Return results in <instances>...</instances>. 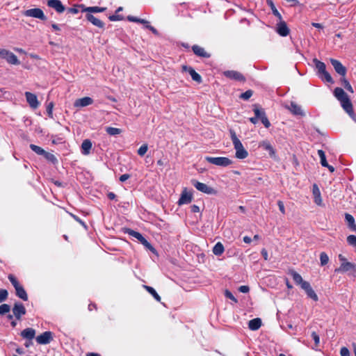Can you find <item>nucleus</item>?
<instances>
[{
    "instance_id": "nucleus-1",
    "label": "nucleus",
    "mask_w": 356,
    "mask_h": 356,
    "mask_svg": "<svg viewBox=\"0 0 356 356\" xmlns=\"http://www.w3.org/2000/svg\"><path fill=\"white\" fill-rule=\"evenodd\" d=\"M335 97L340 102L342 108L350 116L353 117V104L344 90L341 88H336L334 91Z\"/></svg>"
},
{
    "instance_id": "nucleus-2",
    "label": "nucleus",
    "mask_w": 356,
    "mask_h": 356,
    "mask_svg": "<svg viewBox=\"0 0 356 356\" xmlns=\"http://www.w3.org/2000/svg\"><path fill=\"white\" fill-rule=\"evenodd\" d=\"M230 134L231 139L232 140L234 147L236 150V157L239 159H243L248 157V152L244 148L240 140L237 138L235 132L234 131H231Z\"/></svg>"
},
{
    "instance_id": "nucleus-3",
    "label": "nucleus",
    "mask_w": 356,
    "mask_h": 356,
    "mask_svg": "<svg viewBox=\"0 0 356 356\" xmlns=\"http://www.w3.org/2000/svg\"><path fill=\"white\" fill-rule=\"evenodd\" d=\"M205 160L211 164L221 167H227L232 164V161L227 157L206 156Z\"/></svg>"
},
{
    "instance_id": "nucleus-4",
    "label": "nucleus",
    "mask_w": 356,
    "mask_h": 356,
    "mask_svg": "<svg viewBox=\"0 0 356 356\" xmlns=\"http://www.w3.org/2000/svg\"><path fill=\"white\" fill-rule=\"evenodd\" d=\"M0 57L12 65H19L20 63L17 57L13 52L6 49L0 48Z\"/></svg>"
},
{
    "instance_id": "nucleus-5",
    "label": "nucleus",
    "mask_w": 356,
    "mask_h": 356,
    "mask_svg": "<svg viewBox=\"0 0 356 356\" xmlns=\"http://www.w3.org/2000/svg\"><path fill=\"white\" fill-rule=\"evenodd\" d=\"M192 184L195 187V188L197 190H198L199 191H201L204 193H206L208 195H213V194L216 193V191L214 188L209 186L208 185H207L204 183H201L196 180H192Z\"/></svg>"
},
{
    "instance_id": "nucleus-6",
    "label": "nucleus",
    "mask_w": 356,
    "mask_h": 356,
    "mask_svg": "<svg viewBox=\"0 0 356 356\" xmlns=\"http://www.w3.org/2000/svg\"><path fill=\"white\" fill-rule=\"evenodd\" d=\"M335 272L337 273H349L350 275H352L354 277H356V264L348 261L342 268H337L335 269Z\"/></svg>"
},
{
    "instance_id": "nucleus-7",
    "label": "nucleus",
    "mask_w": 356,
    "mask_h": 356,
    "mask_svg": "<svg viewBox=\"0 0 356 356\" xmlns=\"http://www.w3.org/2000/svg\"><path fill=\"white\" fill-rule=\"evenodd\" d=\"M24 15L26 17L38 18L42 20L46 19L43 11L40 8H31L24 11Z\"/></svg>"
},
{
    "instance_id": "nucleus-8",
    "label": "nucleus",
    "mask_w": 356,
    "mask_h": 356,
    "mask_svg": "<svg viewBox=\"0 0 356 356\" xmlns=\"http://www.w3.org/2000/svg\"><path fill=\"white\" fill-rule=\"evenodd\" d=\"M53 339V334L50 331H46L36 337V341L39 344H48Z\"/></svg>"
},
{
    "instance_id": "nucleus-9",
    "label": "nucleus",
    "mask_w": 356,
    "mask_h": 356,
    "mask_svg": "<svg viewBox=\"0 0 356 356\" xmlns=\"http://www.w3.org/2000/svg\"><path fill=\"white\" fill-rule=\"evenodd\" d=\"M193 199V194L191 191H188L186 188H184L181 194L180 198L178 200V204H186L190 203Z\"/></svg>"
},
{
    "instance_id": "nucleus-10",
    "label": "nucleus",
    "mask_w": 356,
    "mask_h": 356,
    "mask_svg": "<svg viewBox=\"0 0 356 356\" xmlns=\"http://www.w3.org/2000/svg\"><path fill=\"white\" fill-rule=\"evenodd\" d=\"M24 95L26 102L31 108L35 109L39 106L40 103L38 100L37 96L35 94L30 92H26Z\"/></svg>"
},
{
    "instance_id": "nucleus-11",
    "label": "nucleus",
    "mask_w": 356,
    "mask_h": 356,
    "mask_svg": "<svg viewBox=\"0 0 356 356\" xmlns=\"http://www.w3.org/2000/svg\"><path fill=\"white\" fill-rule=\"evenodd\" d=\"M301 288L305 291L307 296L314 301H318V298L308 282L302 283Z\"/></svg>"
},
{
    "instance_id": "nucleus-12",
    "label": "nucleus",
    "mask_w": 356,
    "mask_h": 356,
    "mask_svg": "<svg viewBox=\"0 0 356 356\" xmlns=\"http://www.w3.org/2000/svg\"><path fill=\"white\" fill-rule=\"evenodd\" d=\"M301 288L305 291L307 296L314 301H318V298L308 282L302 283Z\"/></svg>"
},
{
    "instance_id": "nucleus-13",
    "label": "nucleus",
    "mask_w": 356,
    "mask_h": 356,
    "mask_svg": "<svg viewBox=\"0 0 356 356\" xmlns=\"http://www.w3.org/2000/svg\"><path fill=\"white\" fill-rule=\"evenodd\" d=\"M130 234L134 238H137L144 246L150 250L152 252H154V248L152 245L139 232L132 231Z\"/></svg>"
},
{
    "instance_id": "nucleus-14",
    "label": "nucleus",
    "mask_w": 356,
    "mask_h": 356,
    "mask_svg": "<svg viewBox=\"0 0 356 356\" xmlns=\"http://www.w3.org/2000/svg\"><path fill=\"white\" fill-rule=\"evenodd\" d=\"M259 147L263 148L264 149L266 150L269 153V156L271 158L275 159L276 158V153L275 150L274 149L273 147L270 144V143L268 140H263L259 143Z\"/></svg>"
},
{
    "instance_id": "nucleus-15",
    "label": "nucleus",
    "mask_w": 356,
    "mask_h": 356,
    "mask_svg": "<svg viewBox=\"0 0 356 356\" xmlns=\"http://www.w3.org/2000/svg\"><path fill=\"white\" fill-rule=\"evenodd\" d=\"M276 31L280 35L285 37L289 35V29L285 22L280 20V22L277 24Z\"/></svg>"
},
{
    "instance_id": "nucleus-16",
    "label": "nucleus",
    "mask_w": 356,
    "mask_h": 356,
    "mask_svg": "<svg viewBox=\"0 0 356 356\" xmlns=\"http://www.w3.org/2000/svg\"><path fill=\"white\" fill-rule=\"evenodd\" d=\"M182 70L184 72H188L191 76V78L193 81L197 82V83H201L202 82V77L201 76L197 73L195 70L193 68H192L191 67H188L186 65H183L182 66Z\"/></svg>"
},
{
    "instance_id": "nucleus-17",
    "label": "nucleus",
    "mask_w": 356,
    "mask_h": 356,
    "mask_svg": "<svg viewBox=\"0 0 356 356\" xmlns=\"http://www.w3.org/2000/svg\"><path fill=\"white\" fill-rule=\"evenodd\" d=\"M14 316L17 319H20L21 316L26 314V309L22 303H16L13 309Z\"/></svg>"
},
{
    "instance_id": "nucleus-18",
    "label": "nucleus",
    "mask_w": 356,
    "mask_h": 356,
    "mask_svg": "<svg viewBox=\"0 0 356 356\" xmlns=\"http://www.w3.org/2000/svg\"><path fill=\"white\" fill-rule=\"evenodd\" d=\"M47 6L55 9L59 13H62L65 11V7L60 0H49Z\"/></svg>"
},
{
    "instance_id": "nucleus-19",
    "label": "nucleus",
    "mask_w": 356,
    "mask_h": 356,
    "mask_svg": "<svg viewBox=\"0 0 356 356\" xmlns=\"http://www.w3.org/2000/svg\"><path fill=\"white\" fill-rule=\"evenodd\" d=\"M330 62L334 68L335 71L341 76H345L346 73V67L337 60L331 59Z\"/></svg>"
},
{
    "instance_id": "nucleus-20",
    "label": "nucleus",
    "mask_w": 356,
    "mask_h": 356,
    "mask_svg": "<svg viewBox=\"0 0 356 356\" xmlns=\"http://www.w3.org/2000/svg\"><path fill=\"white\" fill-rule=\"evenodd\" d=\"M224 75L231 79H234L237 81H244V76L238 72L234 70H228L223 72Z\"/></svg>"
},
{
    "instance_id": "nucleus-21",
    "label": "nucleus",
    "mask_w": 356,
    "mask_h": 356,
    "mask_svg": "<svg viewBox=\"0 0 356 356\" xmlns=\"http://www.w3.org/2000/svg\"><path fill=\"white\" fill-rule=\"evenodd\" d=\"M93 103V99L89 97H85L83 98L77 99L74 102L75 107H84L91 105Z\"/></svg>"
},
{
    "instance_id": "nucleus-22",
    "label": "nucleus",
    "mask_w": 356,
    "mask_h": 356,
    "mask_svg": "<svg viewBox=\"0 0 356 356\" xmlns=\"http://www.w3.org/2000/svg\"><path fill=\"white\" fill-rule=\"evenodd\" d=\"M312 193L314 195V202L317 205L321 206L323 204V200L321 198V191L318 186L315 184L313 185Z\"/></svg>"
},
{
    "instance_id": "nucleus-23",
    "label": "nucleus",
    "mask_w": 356,
    "mask_h": 356,
    "mask_svg": "<svg viewBox=\"0 0 356 356\" xmlns=\"http://www.w3.org/2000/svg\"><path fill=\"white\" fill-rule=\"evenodd\" d=\"M261 326V320L259 318L250 320L248 323V327L251 330H257Z\"/></svg>"
},
{
    "instance_id": "nucleus-24",
    "label": "nucleus",
    "mask_w": 356,
    "mask_h": 356,
    "mask_svg": "<svg viewBox=\"0 0 356 356\" xmlns=\"http://www.w3.org/2000/svg\"><path fill=\"white\" fill-rule=\"evenodd\" d=\"M86 19L97 27L102 28L104 26V23L90 13L86 15Z\"/></svg>"
},
{
    "instance_id": "nucleus-25",
    "label": "nucleus",
    "mask_w": 356,
    "mask_h": 356,
    "mask_svg": "<svg viewBox=\"0 0 356 356\" xmlns=\"http://www.w3.org/2000/svg\"><path fill=\"white\" fill-rule=\"evenodd\" d=\"M193 52L199 56H201V57H204V58H209L210 57V54H208L204 48L198 46V45H194L193 47Z\"/></svg>"
},
{
    "instance_id": "nucleus-26",
    "label": "nucleus",
    "mask_w": 356,
    "mask_h": 356,
    "mask_svg": "<svg viewBox=\"0 0 356 356\" xmlns=\"http://www.w3.org/2000/svg\"><path fill=\"white\" fill-rule=\"evenodd\" d=\"M21 335L24 339L31 340L35 337V331L33 328H26L21 332Z\"/></svg>"
},
{
    "instance_id": "nucleus-27",
    "label": "nucleus",
    "mask_w": 356,
    "mask_h": 356,
    "mask_svg": "<svg viewBox=\"0 0 356 356\" xmlns=\"http://www.w3.org/2000/svg\"><path fill=\"white\" fill-rule=\"evenodd\" d=\"M92 148V143L90 140H84L81 144V152L84 155H88Z\"/></svg>"
},
{
    "instance_id": "nucleus-28",
    "label": "nucleus",
    "mask_w": 356,
    "mask_h": 356,
    "mask_svg": "<svg viewBox=\"0 0 356 356\" xmlns=\"http://www.w3.org/2000/svg\"><path fill=\"white\" fill-rule=\"evenodd\" d=\"M289 274L293 277V280L296 284L300 285V287L302 286V283H305L307 281L303 280L302 276L294 270H291Z\"/></svg>"
},
{
    "instance_id": "nucleus-29",
    "label": "nucleus",
    "mask_w": 356,
    "mask_h": 356,
    "mask_svg": "<svg viewBox=\"0 0 356 356\" xmlns=\"http://www.w3.org/2000/svg\"><path fill=\"white\" fill-rule=\"evenodd\" d=\"M345 218L348 225L349 228L352 231L356 232V225L355 223V219L353 216L350 214L346 213Z\"/></svg>"
},
{
    "instance_id": "nucleus-30",
    "label": "nucleus",
    "mask_w": 356,
    "mask_h": 356,
    "mask_svg": "<svg viewBox=\"0 0 356 356\" xmlns=\"http://www.w3.org/2000/svg\"><path fill=\"white\" fill-rule=\"evenodd\" d=\"M313 62L315 64L316 68L317 69L318 73L319 75H321L323 72H325L326 70H325V65L324 63L318 60L316 58H314L313 60Z\"/></svg>"
},
{
    "instance_id": "nucleus-31",
    "label": "nucleus",
    "mask_w": 356,
    "mask_h": 356,
    "mask_svg": "<svg viewBox=\"0 0 356 356\" xmlns=\"http://www.w3.org/2000/svg\"><path fill=\"white\" fill-rule=\"evenodd\" d=\"M289 109L292 113L295 115H303V112L301 109V107L299 105L296 104V103L291 102L289 107Z\"/></svg>"
},
{
    "instance_id": "nucleus-32",
    "label": "nucleus",
    "mask_w": 356,
    "mask_h": 356,
    "mask_svg": "<svg viewBox=\"0 0 356 356\" xmlns=\"http://www.w3.org/2000/svg\"><path fill=\"white\" fill-rule=\"evenodd\" d=\"M15 289L16 291V294L19 298H20L24 301H26L28 300V296L26 294V292L21 285L18 286Z\"/></svg>"
},
{
    "instance_id": "nucleus-33",
    "label": "nucleus",
    "mask_w": 356,
    "mask_h": 356,
    "mask_svg": "<svg viewBox=\"0 0 356 356\" xmlns=\"http://www.w3.org/2000/svg\"><path fill=\"white\" fill-rule=\"evenodd\" d=\"M253 111L257 119L261 120L262 116H266L264 111L258 104L253 105Z\"/></svg>"
},
{
    "instance_id": "nucleus-34",
    "label": "nucleus",
    "mask_w": 356,
    "mask_h": 356,
    "mask_svg": "<svg viewBox=\"0 0 356 356\" xmlns=\"http://www.w3.org/2000/svg\"><path fill=\"white\" fill-rule=\"evenodd\" d=\"M224 250V246L220 242H218L213 248V253L216 256H220Z\"/></svg>"
},
{
    "instance_id": "nucleus-35",
    "label": "nucleus",
    "mask_w": 356,
    "mask_h": 356,
    "mask_svg": "<svg viewBox=\"0 0 356 356\" xmlns=\"http://www.w3.org/2000/svg\"><path fill=\"white\" fill-rule=\"evenodd\" d=\"M145 288L158 302L161 301V297L156 293L154 288L149 286H145Z\"/></svg>"
},
{
    "instance_id": "nucleus-36",
    "label": "nucleus",
    "mask_w": 356,
    "mask_h": 356,
    "mask_svg": "<svg viewBox=\"0 0 356 356\" xmlns=\"http://www.w3.org/2000/svg\"><path fill=\"white\" fill-rule=\"evenodd\" d=\"M318 156L320 157L321 164L323 167L324 166H328V163H327V160H326L325 152L323 150L319 149V150H318Z\"/></svg>"
},
{
    "instance_id": "nucleus-37",
    "label": "nucleus",
    "mask_w": 356,
    "mask_h": 356,
    "mask_svg": "<svg viewBox=\"0 0 356 356\" xmlns=\"http://www.w3.org/2000/svg\"><path fill=\"white\" fill-rule=\"evenodd\" d=\"M30 148L35 152L38 155H43V154L45 153V150L43 149L42 147L38 146V145H33V144H31L30 145Z\"/></svg>"
},
{
    "instance_id": "nucleus-38",
    "label": "nucleus",
    "mask_w": 356,
    "mask_h": 356,
    "mask_svg": "<svg viewBox=\"0 0 356 356\" xmlns=\"http://www.w3.org/2000/svg\"><path fill=\"white\" fill-rule=\"evenodd\" d=\"M106 131L107 134H108L111 136L118 135L122 132L120 129L111 127H107Z\"/></svg>"
},
{
    "instance_id": "nucleus-39",
    "label": "nucleus",
    "mask_w": 356,
    "mask_h": 356,
    "mask_svg": "<svg viewBox=\"0 0 356 356\" xmlns=\"http://www.w3.org/2000/svg\"><path fill=\"white\" fill-rule=\"evenodd\" d=\"M106 10L105 8H100L97 6L94 7H88L85 9L86 11L90 12V13H102L104 12Z\"/></svg>"
},
{
    "instance_id": "nucleus-40",
    "label": "nucleus",
    "mask_w": 356,
    "mask_h": 356,
    "mask_svg": "<svg viewBox=\"0 0 356 356\" xmlns=\"http://www.w3.org/2000/svg\"><path fill=\"white\" fill-rule=\"evenodd\" d=\"M320 261H321V265L325 266L326 265L329 261V257L327 254L325 252H321L320 254Z\"/></svg>"
},
{
    "instance_id": "nucleus-41",
    "label": "nucleus",
    "mask_w": 356,
    "mask_h": 356,
    "mask_svg": "<svg viewBox=\"0 0 356 356\" xmlns=\"http://www.w3.org/2000/svg\"><path fill=\"white\" fill-rule=\"evenodd\" d=\"M319 76L322 79L326 81L327 82L333 83L332 76L327 71H325V72H323V74H321Z\"/></svg>"
},
{
    "instance_id": "nucleus-42",
    "label": "nucleus",
    "mask_w": 356,
    "mask_h": 356,
    "mask_svg": "<svg viewBox=\"0 0 356 356\" xmlns=\"http://www.w3.org/2000/svg\"><path fill=\"white\" fill-rule=\"evenodd\" d=\"M10 309V307L7 304H3L0 305V315L6 314V313L9 312Z\"/></svg>"
},
{
    "instance_id": "nucleus-43",
    "label": "nucleus",
    "mask_w": 356,
    "mask_h": 356,
    "mask_svg": "<svg viewBox=\"0 0 356 356\" xmlns=\"http://www.w3.org/2000/svg\"><path fill=\"white\" fill-rule=\"evenodd\" d=\"M347 242L349 245L356 248V236L355 235H350L347 237Z\"/></svg>"
},
{
    "instance_id": "nucleus-44",
    "label": "nucleus",
    "mask_w": 356,
    "mask_h": 356,
    "mask_svg": "<svg viewBox=\"0 0 356 356\" xmlns=\"http://www.w3.org/2000/svg\"><path fill=\"white\" fill-rule=\"evenodd\" d=\"M147 149H148V146L147 144H144L138 150V155H140V156H144L146 152H147Z\"/></svg>"
},
{
    "instance_id": "nucleus-45",
    "label": "nucleus",
    "mask_w": 356,
    "mask_h": 356,
    "mask_svg": "<svg viewBox=\"0 0 356 356\" xmlns=\"http://www.w3.org/2000/svg\"><path fill=\"white\" fill-rule=\"evenodd\" d=\"M338 259L340 262V266L339 268H342V266H343V265H345L348 261L346 257L342 254H339L338 255Z\"/></svg>"
},
{
    "instance_id": "nucleus-46",
    "label": "nucleus",
    "mask_w": 356,
    "mask_h": 356,
    "mask_svg": "<svg viewBox=\"0 0 356 356\" xmlns=\"http://www.w3.org/2000/svg\"><path fill=\"white\" fill-rule=\"evenodd\" d=\"M53 108H54V103L50 102L47 106V113L49 115V118H53Z\"/></svg>"
},
{
    "instance_id": "nucleus-47",
    "label": "nucleus",
    "mask_w": 356,
    "mask_h": 356,
    "mask_svg": "<svg viewBox=\"0 0 356 356\" xmlns=\"http://www.w3.org/2000/svg\"><path fill=\"white\" fill-rule=\"evenodd\" d=\"M342 82H343V85L344 88L348 91H349V92L353 93V88L351 86V85L350 84V83L346 79H343Z\"/></svg>"
},
{
    "instance_id": "nucleus-48",
    "label": "nucleus",
    "mask_w": 356,
    "mask_h": 356,
    "mask_svg": "<svg viewBox=\"0 0 356 356\" xmlns=\"http://www.w3.org/2000/svg\"><path fill=\"white\" fill-rule=\"evenodd\" d=\"M8 280H10V282L12 283L15 288L20 285L17 282V279L15 278V277L11 274L8 275Z\"/></svg>"
},
{
    "instance_id": "nucleus-49",
    "label": "nucleus",
    "mask_w": 356,
    "mask_h": 356,
    "mask_svg": "<svg viewBox=\"0 0 356 356\" xmlns=\"http://www.w3.org/2000/svg\"><path fill=\"white\" fill-rule=\"evenodd\" d=\"M8 297V291L5 289L0 290V302H3Z\"/></svg>"
},
{
    "instance_id": "nucleus-50",
    "label": "nucleus",
    "mask_w": 356,
    "mask_h": 356,
    "mask_svg": "<svg viewBox=\"0 0 356 356\" xmlns=\"http://www.w3.org/2000/svg\"><path fill=\"white\" fill-rule=\"evenodd\" d=\"M252 95V92L251 90H247L246 92L242 93L241 95V98L243 99H248Z\"/></svg>"
},
{
    "instance_id": "nucleus-51",
    "label": "nucleus",
    "mask_w": 356,
    "mask_h": 356,
    "mask_svg": "<svg viewBox=\"0 0 356 356\" xmlns=\"http://www.w3.org/2000/svg\"><path fill=\"white\" fill-rule=\"evenodd\" d=\"M312 339H314V341L315 342V346H318L319 343H320L319 336L315 332H313L312 333Z\"/></svg>"
},
{
    "instance_id": "nucleus-52",
    "label": "nucleus",
    "mask_w": 356,
    "mask_h": 356,
    "mask_svg": "<svg viewBox=\"0 0 356 356\" xmlns=\"http://www.w3.org/2000/svg\"><path fill=\"white\" fill-rule=\"evenodd\" d=\"M42 156L45 159H47V160L51 161H54V160H56L55 156L52 154L47 152L46 151H45V153L43 154Z\"/></svg>"
},
{
    "instance_id": "nucleus-53",
    "label": "nucleus",
    "mask_w": 356,
    "mask_h": 356,
    "mask_svg": "<svg viewBox=\"0 0 356 356\" xmlns=\"http://www.w3.org/2000/svg\"><path fill=\"white\" fill-rule=\"evenodd\" d=\"M225 295L226 298L233 300L235 302H237V300L235 298V297L232 295V293L229 291L226 290L225 292Z\"/></svg>"
},
{
    "instance_id": "nucleus-54",
    "label": "nucleus",
    "mask_w": 356,
    "mask_h": 356,
    "mask_svg": "<svg viewBox=\"0 0 356 356\" xmlns=\"http://www.w3.org/2000/svg\"><path fill=\"white\" fill-rule=\"evenodd\" d=\"M272 11L275 16H276L280 20H282V15H280V13L278 12V10L274 6L273 4H272Z\"/></svg>"
},
{
    "instance_id": "nucleus-55",
    "label": "nucleus",
    "mask_w": 356,
    "mask_h": 356,
    "mask_svg": "<svg viewBox=\"0 0 356 356\" xmlns=\"http://www.w3.org/2000/svg\"><path fill=\"white\" fill-rule=\"evenodd\" d=\"M261 121L265 127L268 128L270 126V123L266 116H262Z\"/></svg>"
},
{
    "instance_id": "nucleus-56",
    "label": "nucleus",
    "mask_w": 356,
    "mask_h": 356,
    "mask_svg": "<svg viewBox=\"0 0 356 356\" xmlns=\"http://www.w3.org/2000/svg\"><path fill=\"white\" fill-rule=\"evenodd\" d=\"M340 354L341 356H350V352L348 349L346 347H343L341 348Z\"/></svg>"
},
{
    "instance_id": "nucleus-57",
    "label": "nucleus",
    "mask_w": 356,
    "mask_h": 356,
    "mask_svg": "<svg viewBox=\"0 0 356 356\" xmlns=\"http://www.w3.org/2000/svg\"><path fill=\"white\" fill-rule=\"evenodd\" d=\"M277 205H278L279 209L281 211V213L282 214H285V208H284L283 202H282L281 200H279L277 202Z\"/></svg>"
},
{
    "instance_id": "nucleus-58",
    "label": "nucleus",
    "mask_w": 356,
    "mask_h": 356,
    "mask_svg": "<svg viewBox=\"0 0 356 356\" xmlns=\"http://www.w3.org/2000/svg\"><path fill=\"white\" fill-rule=\"evenodd\" d=\"M250 289L248 286H241L238 288V291L241 293H248Z\"/></svg>"
},
{
    "instance_id": "nucleus-59",
    "label": "nucleus",
    "mask_w": 356,
    "mask_h": 356,
    "mask_svg": "<svg viewBox=\"0 0 356 356\" xmlns=\"http://www.w3.org/2000/svg\"><path fill=\"white\" fill-rule=\"evenodd\" d=\"M109 19L111 21H118V20L122 19V17L119 15H114L110 16Z\"/></svg>"
},
{
    "instance_id": "nucleus-60",
    "label": "nucleus",
    "mask_w": 356,
    "mask_h": 356,
    "mask_svg": "<svg viewBox=\"0 0 356 356\" xmlns=\"http://www.w3.org/2000/svg\"><path fill=\"white\" fill-rule=\"evenodd\" d=\"M139 19L140 18H138V17H134V16H130V15L127 17V19L129 22H138V23Z\"/></svg>"
},
{
    "instance_id": "nucleus-61",
    "label": "nucleus",
    "mask_w": 356,
    "mask_h": 356,
    "mask_svg": "<svg viewBox=\"0 0 356 356\" xmlns=\"http://www.w3.org/2000/svg\"><path fill=\"white\" fill-rule=\"evenodd\" d=\"M261 254L266 261L268 260V252L266 249L261 250Z\"/></svg>"
},
{
    "instance_id": "nucleus-62",
    "label": "nucleus",
    "mask_w": 356,
    "mask_h": 356,
    "mask_svg": "<svg viewBox=\"0 0 356 356\" xmlns=\"http://www.w3.org/2000/svg\"><path fill=\"white\" fill-rule=\"evenodd\" d=\"M129 177H130L129 175L124 174V175L120 176V181H122V182H124L126 180H127L129 178Z\"/></svg>"
},
{
    "instance_id": "nucleus-63",
    "label": "nucleus",
    "mask_w": 356,
    "mask_h": 356,
    "mask_svg": "<svg viewBox=\"0 0 356 356\" xmlns=\"http://www.w3.org/2000/svg\"><path fill=\"white\" fill-rule=\"evenodd\" d=\"M191 211L193 213H197L200 211V207L195 204L191 206Z\"/></svg>"
},
{
    "instance_id": "nucleus-64",
    "label": "nucleus",
    "mask_w": 356,
    "mask_h": 356,
    "mask_svg": "<svg viewBox=\"0 0 356 356\" xmlns=\"http://www.w3.org/2000/svg\"><path fill=\"white\" fill-rule=\"evenodd\" d=\"M146 28L149 29L154 34H157L158 33L157 31L153 26H150L149 24H147L146 26Z\"/></svg>"
}]
</instances>
